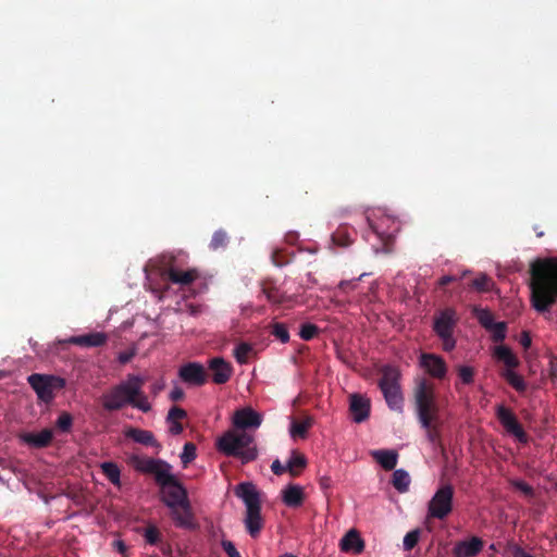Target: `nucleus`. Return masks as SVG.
Wrapping results in <instances>:
<instances>
[{
	"label": "nucleus",
	"instance_id": "2eb2a0df",
	"mask_svg": "<svg viewBox=\"0 0 557 557\" xmlns=\"http://www.w3.org/2000/svg\"><path fill=\"white\" fill-rule=\"evenodd\" d=\"M420 364L424 370L435 379H444L447 373L445 360L435 354H422Z\"/></svg>",
	"mask_w": 557,
	"mask_h": 557
},
{
	"label": "nucleus",
	"instance_id": "6ab92c4d",
	"mask_svg": "<svg viewBox=\"0 0 557 557\" xmlns=\"http://www.w3.org/2000/svg\"><path fill=\"white\" fill-rule=\"evenodd\" d=\"M483 547L484 542L478 536H472L470 540L456 543L453 554L455 557H475Z\"/></svg>",
	"mask_w": 557,
	"mask_h": 557
},
{
	"label": "nucleus",
	"instance_id": "5fc2aeb1",
	"mask_svg": "<svg viewBox=\"0 0 557 557\" xmlns=\"http://www.w3.org/2000/svg\"><path fill=\"white\" fill-rule=\"evenodd\" d=\"M165 387V383L163 380H158L156 381L151 386H150V393L152 394V396H157L161 391H163Z\"/></svg>",
	"mask_w": 557,
	"mask_h": 557
},
{
	"label": "nucleus",
	"instance_id": "7ed1b4c3",
	"mask_svg": "<svg viewBox=\"0 0 557 557\" xmlns=\"http://www.w3.org/2000/svg\"><path fill=\"white\" fill-rule=\"evenodd\" d=\"M145 379L137 374H128L125 380L112 385L100 396L104 411L114 412L131 406L141 412H149L152 406L144 392Z\"/></svg>",
	"mask_w": 557,
	"mask_h": 557
},
{
	"label": "nucleus",
	"instance_id": "9b49d317",
	"mask_svg": "<svg viewBox=\"0 0 557 557\" xmlns=\"http://www.w3.org/2000/svg\"><path fill=\"white\" fill-rule=\"evenodd\" d=\"M371 232L377 236V238L383 243V250L385 252L392 251V244L395 238V233L398 231V226L394 221H392L388 216H382L379 221H371L369 218L367 219Z\"/></svg>",
	"mask_w": 557,
	"mask_h": 557
},
{
	"label": "nucleus",
	"instance_id": "37998d69",
	"mask_svg": "<svg viewBox=\"0 0 557 557\" xmlns=\"http://www.w3.org/2000/svg\"><path fill=\"white\" fill-rule=\"evenodd\" d=\"M319 333V327L312 323H305L300 327L299 336L304 341L312 339Z\"/></svg>",
	"mask_w": 557,
	"mask_h": 557
},
{
	"label": "nucleus",
	"instance_id": "f8f14e48",
	"mask_svg": "<svg viewBox=\"0 0 557 557\" xmlns=\"http://www.w3.org/2000/svg\"><path fill=\"white\" fill-rule=\"evenodd\" d=\"M496 417L509 434L513 435L520 443H527L528 435L516 414L509 408L504 405L497 406Z\"/></svg>",
	"mask_w": 557,
	"mask_h": 557
},
{
	"label": "nucleus",
	"instance_id": "ea45409f",
	"mask_svg": "<svg viewBox=\"0 0 557 557\" xmlns=\"http://www.w3.org/2000/svg\"><path fill=\"white\" fill-rule=\"evenodd\" d=\"M55 425L61 432L67 433L71 431L73 425V417L69 412L64 411L58 417Z\"/></svg>",
	"mask_w": 557,
	"mask_h": 557
},
{
	"label": "nucleus",
	"instance_id": "f257e3e1",
	"mask_svg": "<svg viewBox=\"0 0 557 557\" xmlns=\"http://www.w3.org/2000/svg\"><path fill=\"white\" fill-rule=\"evenodd\" d=\"M128 463L140 473L153 475L161 490V500L169 509L190 503L186 488L172 473L173 467L168 461L133 454Z\"/></svg>",
	"mask_w": 557,
	"mask_h": 557
},
{
	"label": "nucleus",
	"instance_id": "864d4df0",
	"mask_svg": "<svg viewBox=\"0 0 557 557\" xmlns=\"http://www.w3.org/2000/svg\"><path fill=\"white\" fill-rule=\"evenodd\" d=\"M271 470L276 475H282L285 472H288L286 465H282L278 459H275L271 465Z\"/></svg>",
	"mask_w": 557,
	"mask_h": 557
},
{
	"label": "nucleus",
	"instance_id": "39448f33",
	"mask_svg": "<svg viewBox=\"0 0 557 557\" xmlns=\"http://www.w3.org/2000/svg\"><path fill=\"white\" fill-rule=\"evenodd\" d=\"M216 449L227 456L238 458L243 465L258 458V449L255 438L247 432L228 430L216 441Z\"/></svg>",
	"mask_w": 557,
	"mask_h": 557
},
{
	"label": "nucleus",
	"instance_id": "49530a36",
	"mask_svg": "<svg viewBox=\"0 0 557 557\" xmlns=\"http://www.w3.org/2000/svg\"><path fill=\"white\" fill-rule=\"evenodd\" d=\"M458 375H459L460 380L462 381V383L469 385L473 382L474 371L471 367L460 366L458 368Z\"/></svg>",
	"mask_w": 557,
	"mask_h": 557
},
{
	"label": "nucleus",
	"instance_id": "052dcab7",
	"mask_svg": "<svg viewBox=\"0 0 557 557\" xmlns=\"http://www.w3.org/2000/svg\"><path fill=\"white\" fill-rule=\"evenodd\" d=\"M356 287V282L355 281H342L339 284H338V288L343 292H348L350 289H354Z\"/></svg>",
	"mask_w": 557,
	"mask_h": 557
},
{
	"label": "nucleus",
	"instance_id": "e2e57ef3",
	"mask_svg": "<svg viewBox=\"0 0 557 557\" xmlns=\"http://www.w3.org/2000/svg\"><path fill=\"white\" fill-rule=\"evenodd\" d=\"M114 547L116 548V550L121 554H125L127 547L125 545V543L123 541H115L113 543Z\"/></svg>",
	"mask_w": 557,
	"mask_h": 557
},
{
	"label": "nucleus",
	"instance_id": "7c9ffc66",
	"mask_svg": "<svg viewBox=\"0 0 557 557\" xmlns=\"http://www.w3.org/2000/svg\"><path fill=\"white\" fill-rule=\"evenodd\" d=\"M100 469L104 476L112 483L114 486H121V470L119 466L113 461H106L100 465Z\"/></svg>",
	"mask_w": 557,
	"mask_h": 557
},
{
	"label": "nucleus",
	"instance_id": "e433bc0d",
	"mask_svg": "<svg viewBox=\"0 0 557 557\" xmlns=\"http://www.w3.org/2000/svg\"><path fill=\"white\" fill-rule=\"evenodd\" d=\"M252 352V346L248 343H240L234 349V357L240 364L248 362L249 355Z\"/></svg>",
	"mask_w": 557,
	"mask_h": 557
},
{
	"label": "nucleus",
	"instance_id": "412c9836",
	"mask_svg": "<svg viewBox=\"0 0 557 557\" xmlns=\"http://www.w3.org/2000/svg\"><path fill=\"white\" fill-rule=\"evenodd\" d=\"M209 369L212 371V381L215 384H225L233 372L231 364L219 357L210 360Z\"/></svg>",
	"mask_w": 557,
	"mask_h": 557
},
{
	"label": "nucleus",
	"instance_id": "aec40b11",
	"mask_svg": "<svg viewBox=\"0 0 557 557\" xmlns=\"http://www.w3.org/2000/svg\"><path fill=\"white\" fill-rule=\"evenodd\" d=\"M163 275L173 284L181 286H188L194 283L198 277L199 273L196 269H189L186 271L178 270L174 267H169Z\"/></svg>",
	"mask_w": 557,
	"mask_h": 557
},
{
	"label": "nucleus",
	"instance_id": "4d7b16f0",
	"mask_svg": "<svg viewBox=\"0 0 557 557\" xmlns=\"http://www.w3.org/2000/svg\"><path fill=\"white\" fill-rule=\"evenodd\" d=\"M170 423L169 431L173 435H178L183 432V425L180 421H168Z\"/></svg>",
	"mask_w": 557,
	"mask_h": 557
},
{
	"label": "nucleus",
	"instance_id": "f3484780",
	"mask_svg": "<svg viewBox=\"0 0 557 557\" xmlns=\"http://www.w3.org/2000/svg\"><path fill=\"white\" fill-rule=\"evenodd\" d=\"M20 440L32 448H46L53 440V431L51 429H44L38 433H22L20 434Z\"/></svg>",
	"mask_w": 557,
	"mask_h": 557
},
{
	"label": "nucleus",
	"instance_id": "4be33fe9",
	"mask_svg": "<svg viewBox=\"0 0 557 557\" xmlns=\"http://www.w3.org/2000/svg\"><path fill=\"white\" fill-rule=\"evenodd\" d=\"M124 435L145 446L161 448V444L156 440L151 431L131 426L125 430Z\"/></svg>",
	"mask_w": 557,
	"mask_h": 557
},
{
	"label": "nucleus",
	"instance_id": "a19ab883",
	"mask_svg": "<svg viewBox=\"0 0 557 557\" xmlns=\"http://www.w3.org/2000/svg\"><path fill=\"white\" fill-rule=\"evenodd\" d=\"M227 242H228V237H227L226 232H224L223 230H219V231L214 232V234L212 235L210 248L213 250L223 248L227 245Z\"/></svg>",
	"mask_w": 557,
	"mask_h": 557
},
{
	"label": "nucleus",
	"instance_id": "ddd939ff",
	"mask_svg": "<svg viewBox=\"0 0 557 557\" xmlns=\"http://www.w3.org/2000/svg\"><path fill=\"white\" fill-rule=\"evenodd\" d=\"M232 423L240 432H246L249 429H258L262 423V417L251 407H244L234 412Z\"/></svg>",
	"mask_w": 557,
	"mask_h": 557
},
{
	"label": "nucleus",
	"instance_id": "8fccbe9b",
	"mask_svg": "<svg viewBox=\"0 0 557 557\" xmlns=\"http://www.w3.org/2000/svg\"><path fill=\"white\" fill-rule=\"evenodd\" d=\"M468 271H465L460 276L457 275H444L438 280V285L441 287H445L446 285L457 282L461 280L465 275H467Z\"/></svg>",
	"mask_w": 557,
	"mask_h": 557
},
{
	"label": "nucleus",
	"instance_id": "1a4fd4ad",
	"mask_svg": "<svg viewBox=\"0 0 557 557\" xmlns=\"http://www.w3.org/2000/svg\"><path fill=\"white\" fill-rule=\"evenodd\" d=\"M27 382L38 399L46 404H50L54 399L55 393L66 385L63 377L53 374L33 373L27 377Z\"/></svg>",
	"mask_w": 557,
	"mask_h": 557
},
{
	"label": "nucleus",
	"instance_id": "72a5a7b5",
	"mask_svg": "<svg viewBox=\"0 0 557 557\" xmlns=\"http://www.w3.org/2000/svg\"><path fill=\"white\" fill-rule=\"evenodd\" d=\"M503 377L507 381V383L515 388L518 393H523L527 389V383L524 379L519 375L517 372L510 369H507L502 373Z\"/></svg>",
	"mask_w": 557,
	"mask_h": 557
},
{
	"label": "nucleus",
	"instance_id": "6e6d98bb",
	"mask_svg": "<svg viewBox=\"0 0 557 557\" xmlns=\"http://www.w3.org/2000/svg\"><path fill=\"white\" fill-rule=\"evenodd\" d=\"M184 396H185L184 391H183L181 387H178V386H175V387L171 391V393H170V398H171V400H173V401L182 400V399L184 398Z\"/></svg>",
	"mask_w": 557,
	"mask_h": 557
},
{
	"label": "nucleus",
	"instance_id": "de8ad7c7",
	"mask_svg": "<svg viewBox=\"0 0 557 557\" xmlns=\"http://www.w3.org/2000/svg\"><path fill=\"white\" fill-rule=\"evenodd\" d=\"M186 416L187 412L183 408L174 406L169 410L166 421H180L186 418Z\"/></svg>",
	"mask_w": 557,
	"mask_h": 557
},
{
	"label": "nucleus",
	"instance_id": "603ef678",
	"mask_svg": "<svg viewBox=\"0 0 557 557\" xmlns=\"http://www.w3.org/2000/svg\"><path fill=\"white\" fill-rule=\"evenodd\" d=\"M272 261L276 267H283L289 263V260L284 257L281 250L273 251Z\"/></svg>",
	"mask_w": 557,
	"mask_h": 557
},
{
	"label": "nucleus",
	"instance_id": "c03bdc74",
	"mask_svg": "<svg viewBox=\"0 0 557 557\" xmlns=\"http://www.w3.org/2000/svg\"><path fill=\"white\" fill-rule=\"evenodd\" d=\"M507 325L505 322H494L492 326V339L496 343L503 342L506 337Z\"/></svg>",
	"mask_w": 557,
	"mask_h": 557
},
{
	"label": "nucleus",
	"instance_id": "473e14b6",
	"mask_svg": "<svg viewBox=\"0 0 557 557\" xmlns=\"http://www.w3.org/2000/svg\"><path fill=\"white\" fill-rule=\"evenodd\" d=\"M410 476L409 473L404 469H397L393 473L392 484L396 491L399 493H406L409 490L410 485Z\"/></svg>",
	"mask_w": 557,
	"mask_h": 557
},
{
	"label": "nucleus",
	"instance_id": "338daca9",
	"mask_svg": "<svg viewBox=\"0 0 557 557\" xmlns=\"http://www.w3.org/2000/svg\"><path fill=\"white\" fill-rule=\"evenodd\" d=\"M281 557H297V556L294 554L286 553V554H283Z\"/></svg>",
	"mask_w": 557,
	"mask_h": 557
},
{
	"label": "nucleus",
	"instance_id": "0e129e2a",
	"mask_svg": "<svg viewBox=\"0 0 557 557\" xmlns=\"http://www.w3.org/2000/svg\"><path fill=\"white\" fill-rule=\"evenodd\" d=\"M320 484L322 488H329L330 487V478H321Z\"/></svg>",
	"mask_w": 557,
	"mask_h": 557
},
{
	"label": "nucleus",
	"instance_id": "a18cd8bd",
	"mask_svg": "<svg viewBox=\"0 0 557 557\" xmlns=\"http://www.w3.org/2000/svg\"><path fill=\"white\" fill-rule=\"evenodd\" d=\"M419 539H420V530L419 529L408 532L404 537L405 550H411L418 544Z\"/></svg>",
	"mask_w": 557,
	"mask_h": 557
},
{
	"label": "nucleus",
	"instance_id": "9d476101",
	"mask_svg": "<svg viewBox=\"0 0 557 557\" xmlns=\"http://www.w3.org/2000/svg\"><path fill=\"white\" fill-rule=\"evenodd\" d=\"M455 490L451 484H444L437 488L428 504V517L444 520L453 511Z\"/></svg>",
	"mask_w": 557,
	"mask_h": 557
},
{
	"label": "nucleus",
	"instance_id": "cd10ccee",
	"mask_svg": "<svg viewBox=\"0 0 557 557\" xmlns=\"http://www.w3.org/2000/svg\"><path fill=\"white\" fill-rule=\"evenodd\" d=\"M307 459L305 455L297 450H293L292 455L286 462V468L292 476H297L306 468Z\"/></svg>",
	"mask_w": 557,
	"mask_h": 557
},
{
	"label": "nucleus",
	"instance_id": "6e6552de",
	"mask_svg": "<svg viewBox=\"0 0 557 557\" xmlns=\"http://www.w3.org/2000/svg\"><path fill=\"white\" fill-rule=\"evenodd\" d=\"M458 321L459 317L454 308H445L433 318V331L442 341L445 351H451L456 347L454 332Z\"/></svg>",
	"mask_w": 557,
	"mask_h": 557
},
{
	"label": "nucleus",
	"instance_id": "4c0bfd02",
	"mask_svg": "<svg viewBox=\"0 0 557 557\" xmlns=\"http://www.w3.org/2000/svg\"><path fill=\"white\" fill-rule=\"evenodd\" d=\"M143 536L149 545H158L162 541V534L154 524H148L143 532Z\"/></svg>",
	"mask_w": 557,
	"mask_h": 557
},
{
	"label": "nucleus",
	"instance_id": "69168bd1",
	"mask_svg": "<svg viewBox=\"0 0 557 557\" xmlns=\"http://www.w3.org/2000/svg\"><path fill=\"white\" fill-rule=\"evenodd\" d=\"M534 230L536 231L537 237L544 236V232H542L541 230H536V227H534Z\"/></svg>",
	"mask_w": 557,
	"mask_h": 557
},
{
	"label": "nucleus",
	"instance_id": "f03ea898",
	"mask_svg": "<svg viewBox=\"0 0 557 557\" xmlns=\"http://www.w3.org/2000/svg\"><path fill=\"white\" fill-rule=\"evenodd\" d=\"M414 411L425 436L435 448L444 450L441 435L440 406L437 404L435 386L422 377L416 381L413 388Z\"/></svg>",
	"mask_w": 557,
	"mask_h": 557
},
{
	"label": "nucleus",
	"instance_id": "09e8293b",
	"mask_svg": "<svg viewBox=\"0 0 557 557\" xmlns=\"http://www.w3.org/2000/svg\"><path fill=\"white\" fill-rule=\"evenodd\" d=\"M221 546L228 557H242L240 553L236 549V547L232 541L222 540Z\"/></svg>",
	"mask_w": 557,
	"mask_h": 557
},
{
	"label": "nucleus",
	"instance_id": "423d86ee",
	"mask_svg": "<svg viewBox=\"0 0 557 557\" xmlns=\"http://www.w3.org/2000/svg\"><path fill=\"white\" fill-rule=\"evenodd\" d=\"M235 494L246 505L245 527L249 535L256 539L263 528L260 495L250 482L239 483L236 486Z\"/></svg>",
	"mask_w": 557,
	"mask_h": 557
},
{
	"label": "nucleus",
	"instance_id": "0eeeda50",
	"mask_svg": "<svg viewBox=\"0 0 557 557\" xmlns=\"http://www.w3.org/2000/svg\"><path fill=\"white\" fill-rule=\"evenodd\" d=\"M379 387L384 396L388 408L396 412L404 410V395L400 388V372L392 366H384L381 370Z\"/></svg>",
	"mask_w": 557,
	"mask_h": 557
},
{
	"label": "nucleus",
	"instance_id": "20e7f679",
	"mask_svg": "<svg viewBox=\"0 0 557 557\" xmlns=\"http://www.w3.org/2000/svg\"><path fill=\"white\" fill-rule=\"evenodd\" d=\"M531 302L546 312L557 302V258L539 259L531 267Z\"/></svg>",
	"mask_w": 557,
	"mask_h": 557
},
{
	"label": "nucleus",
	"instance_id": "58836bf2",
	"mask_svg": "<svg viewBox=\"0 0 557 557\" xmlns=\"http://www.w3.org/2000/svg\"><path fill=\"white\" fill-rule=\"evenodd\" d=\"M196 445L191 442L185 443L183 451L181 454V461L184 468L187 467L196 458Z\"/></svg>",
	"mask_w": 557,
	"mask_h": 557
},
{
	"label": "nucleus",
	"instance_id": "680f3d73",
	"mask_svg": "<svg viewBox=\"0 0 557 557\" xmlns=\"http://www.w3.org/2000/svg\"><path fill=\"white\" fill-rule=\"evenodd\" d=\"M512 556L513 557H534V556L525 553V550L523 548H521L520 546H516L513 548Z\"/></svg>",
	"mask_w": 557,
	"mask_h": 557
},
{
	"label": "nucleus",
	"instance_id": "f704fd0d",
	"mask_svg": "<svg viewBox=\"0 0 557 557\" xmlns=\"http://www.w3.org/2000/svg\"><path fill=\"white\" fill-rule=\"evenodd\" d=\"M494 286L493 280L485 273H480L474 280L471 281L470 287L481 292H490Z\"/></svg>",
	"mask_w": 557,
	"mask_h": 557
},
{
	"label": "nucleus",
	"instance_id": "2f4dec72",
	"mask_svg": "<svg viewBox=\"0 0 557 557\" xmlns=\"http://www.w3.org/2000/svg\"><path fill=\"white\" fill-rule=\"evenodd\" d=\"M262 295L271 304H282L285 299L284 294L271 282H263L261 287Z\"/></svg>",
	"mask_w": 557,
	"mask_h": 557
},
{
	"label": "nucleus",
	"instance_id": "5701e85b",
	"mask_svg": "<svg viewBox=\"0 0 557 557\" xmlns=\"http://www.w3.org/2000/svg\"><path fill=\"white\" fill-rule=\"evenodd\" d=\"M107 335L102 332H94L78 336H72L67 343L83 347H100L107 343Z\"/></svg>",
	"mask_w": 557,
	"mask_h": 557
},
{
	"label": "nucleus",
	"instance_id": "393cba45",
	"mask_svg": "<svg viewBox=\"0 0 557 557\" xmlns=\"http://www.w3.org/2000/svg\"><path fill=\"white\" fill-rule=\"evenodd\" d=\"M282 495L284 504L288 507H299L305 499L302 487L294 484L287 485Z\"/></svg>",
	"mask_w": 557,
	"mask_h": 557
},
{
	"label": "nucleus",
	"instance_id": "79ce46f5",
	"mask_svg": "<svg viewBox=\"0 0 557 557\" xmlns=\"http://www.w3.org/2000/svg\"><path fill=\"white\" fill-rule=\"evenodd\" d=\"M271 327V334L282 343H287L289 341V333L285 324L275 322Z\"/></svg>",
	"mask_w": 557,
	"mask_h": 557
},
{
	"label": "nucleus",
	"instance_id": "a211bd4d",
	"mask_svg": "<svg viewBox=\"0 0 557 557\" xmlns=\"http://www.w3.org/2000/svg\"><path fill=\"white\" fill-rule=\"evenodd\" d=\"M370 400L359 394H352L350 396L349 410L352 414V420L356 423H361L367 420L370 416Z\"/></svg>",
	"mask_w": 557,
	"mask_h": 557
},
{
	"label": "nucleus",
	"instance_id": "3c124183",
	"mask_svg": "<svg viewBox=\"0 0 557 557\" xmlns=\"http://www.w3.org/2000/svg\"><path fill=\"white\" fill-rule=\"evenodd\" d=\"M512 485L521 491L524 495L532 496L533 495V487L529 485L527 482L518 480L512 483Z\"/></svg>",
	"mask_w": 557,
	"mask_h": 557
},
{
	"label": "nucleus",
	"instance_id": "c756f323",
	"mask_svg": "<svg viewBox=\"0 0 557 557\" xmlns=\"http://www.w3.org/2000/svg\"><path fill=\"white\" fill-rule=\"evenodd\" d=\"M354 230L349 228L347 225H341L337 230L332 234V242L334 245L339 247H348L352 242Z\"/></svg>",
	"mask_w": 557,
	"mask_h": 557
},
{
	"label": "nucleus",
	"instance_id": "13d9d810",
	"mask_svg": "<svg viewBox=\"0 0 557 557\" xmlns=\"http://www.w3.org/2000/svg\"><path fill=\"white\" fill-rule=\"evenodd\" d=\"M519 343L521 344V346L524 349H528L531 346V343H532L530 334L528 332H525V331L522 332L521 336H520V339H519Z\"/></svg>",
	"mask_w": 557,
	"mask_h": 557
},
{
	"label": "nucleus",
	"instance_id": "4468645a",
	"mask_svg": "<svg viewBox=\"0 0 557 557\" xmlns=\"http://www.w3.org/2000/svg\"><path fill=\"white\" fill-rule=\"evenodd\" d=\"M180 377L187 384L195 386L203 385L208 380V374L200 363L189 362L181 367Z\"/></svg>",
	"mask_w": 557,
	"mask_h": 557
},
{
	"label": "nucleus",
	"instance_id": "bb28decb",
	"mask_svg": "<svg viewBox=\"0 0 557 557\" xmlns=\"http://www.w3.org/2000/svg\"><path fill=\"white\" fill-rule=\"evenodd\" d=\"M494 357L506 364L510 370L519 366V360L511 349L505 345L495 347Z\"/></svg>",
	"mask_w": 557,
	"mask_h": 557
},
{
	"label": "nucleus",
	"instance_id": "bf43d9fd",
	"mask_svg": "<svg viewBox=\"0 0 557 557\" xmlns=\"http://www.w3.org/2000/svg\"><path fill=\"white\" fill-rule=\"evenodd\" d=\"M134 356H135L134 351H123V352H120L119 361L122 364H125V363L129 362L133 359Z\"/></svg>",
	"mask_w": 557,
	"mask_h": 557
},
{
	"label": "nucleus",
	"instance_id": "c85d7f7f",
	"mask_svg": "<svg viewBox=\"0 0 557 557\" xmlns=\"http://www.w3.org/2000/svg\"><path fill=\"white\" fill-rule=\"evenodd\" d=\"M313 420L310 417H306L302 420L293 419L290 423V435L296 438H306L308 430L312 426Z\"/></svg>",
	"mask_w": 557,
	"mask_h": 557
},
{
	"label": "nucleus",
	"instance_id": "c9c22d12",
	"mask_svg": "<svg viewBox=\"0 0 557 557\" xmlns=\"http://www.w3.org/2000/svg\"><path fill=\"white\" fill-rule=\"evenodd\" d=\"M472 313L484 329L492 330L494 318L490 310L474 307Z\"/></svg>",
	"mask_w": 557,
	"mask_h": 557
},
{
	"label": "nucleus",
	"instance_id": "a878e982",
	"mask_svg": "<svg viewBox=\"0 0 557 557\" xmlns=\"http://www.w3.org/2000/svg\"><path fill=\"white\" fill-rule=\"evenodd\" d=\"M371 455L386 471L394 470L397 465L398 454L396 450L380 449L372 451Z\"/></svg>",
	"mask_w": 557,
	"mask_h": 557
},
{
	"label": "nucleus",
	"instance_id": "b1692460",
	"mask_svg": "<svg viewBox=\"0 0 557 557\" xmlns=\"http://www.w3.org/2000/svg\"><path fill=\"white\" fill-rule=\"evenodd\" d=\"M339 546L343 552L360 554L364 549V542L361 539L359 532L355 529H351L341 540Z\"/></svg>",
	"mask_w": 557,
	"mask_h": 557
},
{
	"label": "nucleus",
	"instance_id": "dca6fc26",
	"mask_svg": "<svg viewBox=\"0 0 557 557\" xmlns=\"http://www.w3.org/2000/svg\"><path fill=\"white\" fill-rule=\"evenodd\" d=\"M170 516L174 524L178 528L187 530H195L197 528L190 503L186 506L182 505L171 508Z\"/></svg>",
	"mask_w": 557,
	"mask_h": 557
}]
</instances>
